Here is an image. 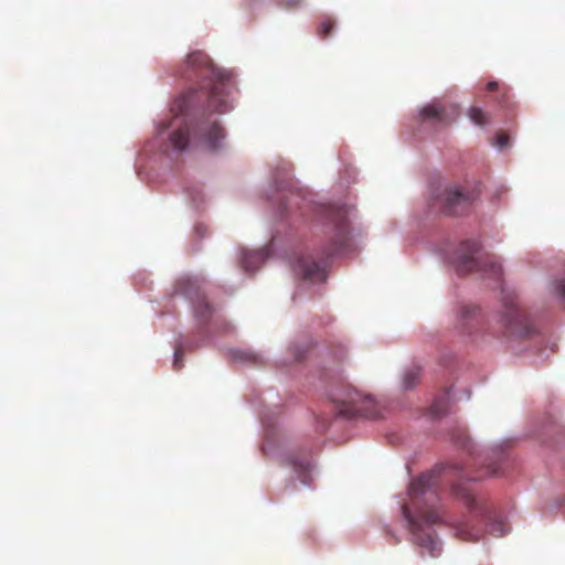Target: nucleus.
<instances>
[{
  "label": "nucleus",
  "instance_id": "1",
  "mask_svg": "<svg viewBox=\"0 0 565 565\" xmlns=\"http://www.w3.org/2000/svg\"><path fill=\"white\" fill-rule=\"evenodd\" d=\"M177 75L195 82L198 86L174 100L171 106L173 118L162 122L160 131L172 129L169 140L173 149L179 151L185 150L190 143L207 150L221 148L225 132L220 122L203 119L193 125L191 115L198 107L218 114L228 111L232 108L228 102L233 89L231 75L217 70L209 55L201 51L189 54Z\"/></svg>",
  "mask_w": 565,
  "mask_h": 565
},
{
  "label": "nucleus",
  "instance_id": "2",
  "mask_svg": "<svg viewBox=\"0 0 565 565\" xmlns=\"http://www.w3.org/2000/svg\"><path fill=\"white\" fill-rule=\"evenodd\" d=\"M408 500L402 504V513L412 533V541L431 557L440 555V542L424 525H433L443 521L438 507V480L434 473H423L414 479L408 488Z\"/></svg>",
  "mask_w": 565,
  "mask_h": 565
},
{
  "label": "nucleus",
  "instance_id": "3",
  "mask_svg": "<svg viewBox=\"0 0 565 565\" xmlns=\"http://www.w3.org/2000/svg\"><path fill=\"white\" fill-rule=\"evenodd\" d=\"M452 494L456 499L461 500L470 512V519L468 521L459 522L455 525V534L458 539L467 542H477L480 540L483 530L475 526L472 521L483 523L487 532L497 537L503 536L509 531L502 520L492 518L488 504L477 499L469 486L461 482L454 484Z\"/></svg>",
  "mask_w": 565,
  "mask_h": 565
},
{
  "label": "nucleus",
  "instance_id": "4",
  "mask_svg": "<svg viewBox=\"0 0 565 565\" xmlns=\"http://www.w3.org/2000/svg\"><path fill=\"white\" fill-rule=\"evenodd\" d=\"M476 242H465L460 245L457 257V270L461 275L472 271L481 273L483 277L494 279L500 282L502 276V266L497 260V256L487 255L482 258H476L478 252Z\"/></svg>",
  "mask_w": 565,
  "mask_h": 565
},
{
  "label": "nucleus",
  "instance_id": "5",
  "mask_svg": "<svg viewBox=\"0 0 565 565\" xmlns=\"http://www.w3.org/2000/svg\"><path fill=\"white\" fill-rule=\"evenodd\" d=\"M323 218L326 221V234L331 243L328 255L331 256L341 252L349 242L348 211L342 205L330 204L323 207Z\"/></svg>",
  "mask_w": 565,
  "mask_h": 565
},
{
  "label": "nucleus",
  "instance_id": "6",
  "mask_svg": "<svg viewBox=\"0 0 565 565\" xmlns=\"http://www.w3.org/2000/svg\"><path fill=\"white\" fill-rule=\"evenodd\" d=\"M504 311L501 316L503 333L508 337H526L532 333V326L525 313L513 299L503 300Z\"/></svg>",
  "mask_w": 565,
  "mask_h": 565
},
{
  "label": "nucleus",
  "instance_id": "7",
  "mask_svg": "<svg viewBox=\"0 0 565 565\" xmlns=\"http://www.w3.org/2000/svg\"><path fill=\"white\" fill-rule=\"evenodd\" d=\"M177 288L190 299L195 317L201 322H207L214 310L207 302L205 295L201 292L198 281L192 278H182L178 281Z\"/></svg>",
  "mask_w": 565,
  "mask_h": 565
},
{
  "label": "nucleus",
  "instance_id": "8",
  "mask_svg": "<svg viewBox=\"0 0 565 565\" xmlns=\"http://www.w3.org/2000/svg\"><path fill=\"white\" fill-rule=\"evenodd\" d=\"M475 195L459 185H449L438 196L441 211L448 215H457L470 206Z\"/></svg>",
  "mask_w": 565,
  "mask_h": 565
},
{
  "label": "nucleus",
  "instance_id": "9",
  "mask_svg": "<svg viewBox=\"0 0 565 565\" xmlns=\"http://www.w3.org/2000/svg\"><path fill=\"white\" fill-rule=\"evenodd\" d=\"M372 401L369 396H363L358 391H348L345 397L338 401V412L341 416L353 418L356 416H372Z\"/></svg>",
  "mask_w": 565,
  "mask_h": 565
},
{
  "label": "nucleus",
  "instance_id": "10",
  "mask_svg": "<svg viewBox=\"0 0 565 565\" xmlns=\"http://www.w3.org/2000/svg\"><path fill=\"white\" fill-rule=\"evenodd\" d=\"M419 116L423 121L448 125L458 117V108L452 104L433 102L422 108Z\"/></svg>",
  "mask_w": 565,
  "mask_h": 565
},
{
  "label": "nucleus",
  "instance_id": "11",
  "mask_svg": "<svg viewBox=\"0 0 565 565\" xmlns=\"http://www.w3.org/2000/svg\"><path fill=\"white\" fill-rule=\"evenodd\" d=\"M295 273L301 278L312 282L326 280V273L321 265L307 256H301L297 259Z\"/></svg>",
  "mask_w": 565,
  "mask_h": 565
},
{
  "label": "nucleus",
  "instance_id": "12",
  "mask_svg": "<svg viewBox=\"0 0 565 565\" xmlns=\"http://www.w3.org/2000/svg\"><path fill=\"white\" fill-rule=\"evenodd\" d=\"M267 258L264 249L244 252L242 256V266L246 271L256 270Z\"/></svg>",
  "mask_w": 565,
  "mask_h": 565
},
{
  "label": "nucleus",
  "instance_id": "13",
  "mask_svg": "<svg viewBox=\"0 0 565 565\" xmlns=\"http://www.w3.org/2000/svg\"><path fill=\"white\" fill-rule=\"evenodd\" d=\"M500 475V463L499 461H490L487 465L482 466L481 472L478 475H471L468 471H461L460 478L467 480H478L484 477H495Z\"/></svg>",
  "mask_w": 565,
  "mask_h": 565
},
{
  "label": "nucleus",
  "instance_id": "14",
  "mask_svg": "<svg viewBox=\"0 0 565 565\" xmlns=\"http://www.w3.org/2000/svg\"><path fill=\"white\" fill-rule=\"evenodd\" d=\"M288 463L298 473V477L302 483H309L308 473L311 469V463L309 460L299 459L295 456H289Z\"/></svg>",
  "mask_w": 565,
  "mask_h": 565
},
{
  "label": "nucleus",
  "instance_id": "15",
  "mask_svg": "<svg viewBox=\"0 0 565 565\" xmlns=\"http://www.w3.org/2000/svg\"><path fill=\"white\" fill-rule=\"evenodd\" d=\"M450 405V396L448 392H444L436 397L429 407V413L433 417L439 418L448 413Z\"/></svg>",
  "mask_w": 565,
  "mask_h": 565
},
{
  "label": "nucleus",
  "instance_id": "16",
  "mask_svg": "<svg viewBox=\"0 0 565 565\" xmlns=\"http://www.w3.org/2000/svg\"><path fill=\"white\" fill-rule=\"evenodd\" d=\"M422 370L417 365L408 367L403 375V386L406 390H412L419 381Z\"/></svg>",
  "mask_w": 565,
  "mask_h": 565
},
{
  "label": "nucleus",
  "instance_id": "17",
  "mask_svg": "<svg viewBox=\"0 0 565 565\" xmlns=\"http://www.w3.org/2000/svg\"><path fill=\"white\" fill-rule=\"evenodd\" d=\"M478 315V308L476 306H463L460 309L459 318L462 322V328L466 329V323L475 320Z\"/></svg>",
  "mask_w": 565,
  "mask_h": 565
},
{
  "label": "nucleus",
  "instance_id": "18",
  "mask_svg": "<svg viewBox=\"0 0 565 565\" xmlns=\"http://www.w3.org/2000/svg\"><path fill=\"white\" fill-rule=\"evenodd\" d=\"M334 25H335V21L332 18H330V17L323 18L318 26V31H317L318 35L321 39H327L328 36L331 35L332 30L334 29Z\"/></svg>",
  "mask_w": 565,
  "mask_h": 565
},
{
  "label": "nucleus",
  "instance_id": "19",
  "mask_svg": "<svg viewBox=\"0 0 565 565\" xmlns=\"http://www.w3.org/2000/svg\"><path fill=\"white\" fill-rule=\"evenodd\" d=\"M469 118L478 126H484L488 124L487 114L479 107H471L469 109Z\"/></svg>",
  "mask_w": 565,
  "mask_h": 565
},
{
  "label": "nucleus",
  "instance_id": "20",
  "mask_svg": "<svg viewBox=\"0 0 565 565\" xmlns=\"http://www.w3.org/2000/svg\"><path fill=\"white\" fill-rule=\"evenodd\" d=\"M303 4V0H279V6L286 10H297Z\"/></svg>",
  "mask_w": 565,
  "mask_h": 565
},
{
  "label": "nucleus",
  "instance_id": "21",
  "mask_svg": "<svg viewBox=\"0 0 565 565\" xmlns=\"http://www.w3.org/2000/svg\"><path fill=\"white\" fill-rule=\"evenodd\" d=\"M555 290L561 298L562 303L565 307V279H561L555 284Z\"/></svg>",
  "mask_w": 565,
  "mask_h": 565
},
{
  "label": "nucleus",
  "instance_id": "22",
  "mask_svg": "<svg viewBox=\"0 0 565 565\" xmlns=\"http://www.w3.org/2000/svg\"><path fill=\"white\" fill-rule=\"evenodd\" d=\"M495 145L500 149L508 147L509 146V136L503 132H499L495 137Z\"/></svg>",
  "mask_w": 565,
  "mask_h": 565
},
{
  "label": "nucleus",
  "instance_id": "23",
  "mask_svg": "<svg viewBox=\"0 0 565 565\" xmlns=\"http://www.w3.org/2000/svg\"><path fill=\"white\" fill-rule=\"evenodd\" d=\"M182 356H183L182 349H180V348L177 349L174 352V361H173V366L175 370H180L183 366Z\"/></svg>",
  "mask_w": 565,
  "mask_h": 565
},
{
  "label": "nucleus",
  "instance_id": "24",
  "mask_svg": "<svg viewBox=\"0 0 565 565\" xmlns=\"http://www.w3.org/2000/svg\"><path fill=\"white\" fill-rule=\"evenodd\" d=\"M498 87H499V83L495 82V81H490L487 84V89L490 90V92H493V90L498 89Z\"/></svg>",
  "mask_w": 565,
  "mask_h": 565
},
{
  "label": "nucleus",
  "instance_id": "25",
  "mask_svg": "<svg viewBox=\"0 0 565 565\" xmlns=\"http://www.w3.org/2000/svg\"><path fill=\"white\" fill-rule=\"evenodd\" d=\"M246 359H249L254 364H258V358L250 353H243Z\"/></svg>",
  "mask_w": 565,
  "mask_h": 565
}]
</instances>
